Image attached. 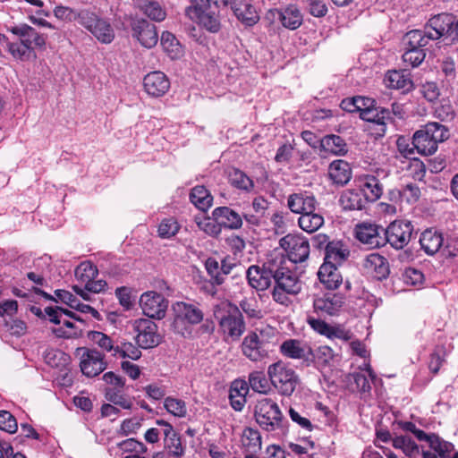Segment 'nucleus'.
Here are the masks:
<instances>
[{
  "instance_id": "11",
  "label": "nucleus",
  "mask_w": 458,
  "mask_h": 458,
  "mask_svg": "<svg viewBox=\"0 0 458 458\" xmlns=\"http://www.w3.org/2000/svg\"><path fill=\"white\" fill-rule=\"evenodd\" d=\"M76 354L80 357L81 372L89 377L99 375L106 368L104 355L97 350L81 347L76 350Z\"/></svg>"
},
{
  "instance_id": "12",
  "label": "nucleus",
  "mask_w": 458,
  "mask_h": 458,
  "mask_svg": "<svg viewBox=\"0 0 458 458\" xmlns=\"http://www.w3.org/2000/svg\"><path fill=\"white\" fill-rule=\"evenodd\" d=\"M133 327L137 333L135 340L139 347L142 349L154 348L161 343V335L157 333V325L151 319H137Z\"/></svg>"
},
{
  "instance_id": "40",
  "label": "nucleus",
  "mask_w": 458,
  "mask_h": 458,
  "mask_svg": "<svg viewBox=\"0 0 458 458\" xmlns=\"http://www.w3.org/2000/svg\"><path fill=\"white\" fill-rule=\"evenodd\" d=\"M423 441H427L430 448L437 452L440 458H446L454 448L452 443L444 440L435 433L427 434Z\"/></svg>"
},
{
  "instance_id": "32",
  "label": "nucleus",
  "mask_w": 458,
  "mask_h": 458,
  "mask_svg": "<svg viewBox=\"0 0 458 458\" xmlns=\"http://www.w3.org/2000/svg\"><path fill=\"white\" fill-rule=\"evenodd\" d=\"M385 84L389 89L408 91L412 88V81L404 71H390L385 77Z\"/></svg>"
},
{
  "instance_id": "50",
  "label": "nucleus",
  "mask_w": 458,
  "mask_h": 458,
  "mask_svg": "<svg viewBox=\"0 0 458 458\" xmlns=\"http://www.w3.org/2000/svg\"><path fill=\"white\" fill-rule=\"evenodd\" d=\"M392 445L396 449H401L407 456L419 453L418 445L409 437L400 436L392 439Z\"/></svg>"
},
{
  "instance_id": "18",
  "label": "nucleus",
  "mask_w": 458,
  "mask_h": 458,
  "mask_svg": "<svg viewBox=\"0 0 458 458\" xmlns=\"http://www.w3.org/2000/svg\"><path fill=\"white\" fill-rule=\"evenodd\" d=\"M280 351L282 354L287 358L302 360L307 363H310V359L312 358L311 347L296 339L284 341L280 346Z\"/></svg>"
},
{
  "instance_id": "4",
  "label": "nucleus",
  "mask_w": 458,
  "mask_h": 458,
  "mask_svg": "<svg viewBox=\"0 0 458 458\" xmlns=\"http://www.w3.org/2000/svg\"><path fill=\"white\" fill-rule=\"evenodd\" d=\"M273 335L271 328L250 332L242 343V354L251 361H261L268 357L272 347L270 337Z\"/></svg>"
},
{
  "instance_id": "29",
  "label": "nucleus",
  "mask_w": 458,
  "mask_h": 458,
  "mask_svg": "<svg viewBox=\"0 0 458 458\" xmlns=\"http://www.w3.org/2000/svg\"><path fill=\"white\" fill-rule=\"evenodd\" d=\"M264 272L265 269L259 266H250L247 270L249 284L257 291H265L271 285L273 278Z\"/></svg>"
},
{
  "instance_id": "39",
  "label": "nucleus",
  "mask_w": 458,
  "mask_h": 458,
  "mask_svg": "<svg viewBox=\"0 0 458 458\" xmlns=\"http://www.w3.org/2000/svg\"><path fill=\"white\" fill-rule=\"evenodd\" d=\"M298 225L303 231L314 233L324 225V217L314 211H309L299 217Z\"/></svg>"
},
{
  "instance_id": "52",
  "label": "nucleus",
  "mask_w": 458,
  "mask_h": 458,
  "mask_svg": "<svg viewBox=\"0 0 458 458\" xmlns=\"http://www.w3.org/2000/svg\"><path fill=\"white\" fill-rule=\"evenodd\" d=\"M180 225L174 217L164 218L157 229L158 236L162 239H170L179 231Z\"/></svg>"
},
{
  "instance_id": "7",
  "label": "nucleus",
  "mask_w": 458,
  "mask_h": 458,
  "mask_svg": "<svg viewBox=\"0 0 458 458\" xmlns=\"http://www.w3.org/2000/svg\"><path fill=\"white\" fill-rule=\"evenodd\" d=\"M81 25L102 44H110L114 38V30L110 22L92 11L82 10Z\"/></svg>"
},
{
  "instance_id": "9",
  "label": "nucleus",
  "mask_w": 458,
  "mask_h": 458,
  "mask_svg": "<svg viewBox=\"0 0 458 458\" xmlns=\"http://www.w3.org/2000/svg\"><path fill=\"white\" fill-rule=\"evenodd\" d=\"M280 246L287 253V259L291 263L305 261L310 255V242L301 234L289 233L280 240Z\"/></svg>"
},
{
  "instance_id": "48",
  "label": "nucleus",
  "mask_w": 458,
  "mask_h": 458,
  "mask_svg": "<svg viewBox=\"0 0 458 458\" xmlns=\"http://www.w3.org/2000/svg\"><path fill=\"white\" fill-rule=\"evenodd\" d=\"M46 316L49 318V320L54 324H61L63 315H65L72 319H75L80 322H83V318H81L80 316L75 314L72 311H70L66 309H63L60 307L52 308V307H47L45 309Z\"/></svg>"
},
{
  "instance_id": "53",
  "label": "nucleus",
  "mask_w": 458,
  "mask_h": 458,
  "mask_svg": "<svg viewBox=\"0 0 458 458\" xmlns=\"http://www.w3.org/2000/svg\"><path fill=\"white\" fill-rule=\"evenodd\" d=\"M229 181L233 186L244 191H250L254 186L252 180L238 169L230 172Z\"/></svg>"
},
{
  "instance_id": "26",
  "label": "nucleus",
  "mask_w": 458,
  "mask_h": 458,
  "mask_svg": "<svg viewBox=\"0 0 458 458\" xmlns=\"http://www.w3.org/2000/svg\"><path fill=\"white\" fill-rule=\"evenodd\" d=\"M328 174L335 184L344 186L352 178V168L344 160H335L329 165Z\"/></svg>"
},
{
  "instance_id": "1",
  "label": "nucleus",
  "mask_w": 458,
  "mask_h": 458,
  "mask_svg": "<svg viewBox=\"0 0 458 458\" xmlns=\"http://www.w3.org/2000/svg\"><path fill=\"white\" fill-rule=\"evenodd\" d=\"M174 331L182 336L191 335V327L199 324L204 312L199 303L176 301L172 305Z\"/></svg>"
},
{
  "instance_id": "3",
  "label": "nucleus",
  "mask_w": 458,
  "mask_h": 458,
  "mask_svg": "<svg viewBox=\"0 0 458 458\" xmlns=\"http://www.w3.org/2000/svg\"><path fill=\"white\" fill-rule=\"evenodd\" d=\"M447 129L438 123H428L413 134V146L418 153L429 156L437 150L438 143L448 139Z\"/></svg>"
},
{
  "instance_id": "44",
  "label": "nucleus",
  "mask_w": 458,
  "mask_h": 458,
  "mask_svg": "<svg viewBox=\"0 0 458 458\" xmlns=\"http://www.w3.org/2000/svg\"><path fill=\"white\" fill-rule=\"evenodd\" d=\"M321 146L325 150L338 156L344 155L347 152L344 140L335 134L325 136L321 140Z\"/></svg>"
},
{
  "instance_id": "8",
  "label": "nucleus",
  "mask_w": 458,
  "mask_h": 458,
  "mask_svg": "<svg viewBox=\"0 0 458 458\" xmlns=\"http://www.w3.org/2000/svg\"><path fill=\"white\" fill-rule=\"evenodd\" d=\"M276 285L272 291L273 300L284 306H288L292 301L290 296L297 295L302 287L301 281L295 272L289 268V273L278 276L275 280Z\"/></svg>"
},
{
  "instance_id": "38",
  "label": "nucleus",
  "mask_w": 458,
  "mask_h": 458,
  "mask_svg": "<svg viewBox=\"0 0 458 458\" xmlns=\"http://www.w3.org/2000/svg\"><path fill=\"white\" fill-rule=\"evenodd\" d=\"M161 46L172 59H178L182 55V47L172 33L164 31L160 38Z\"/></svg>"
},
{
  "instance_id": "25",
  "label": "nucleus",
  "mask_w": 458,
  "mask_h": 458,
  "mask_svg": "<svg viewBox=\"0 0 458 458\" xmlns=\"http://www.w3.org/2000/svg\"><path fill=\"white\" fill-rule=\"evenodd\" d=\"M133 30L134 35L143 47L151 48L157 45L158 35L154 24L143 21L139 22V24L133 28Z\"/></svg>"
},
{
  "instance_id": "23",
  "label": "nucleus",
  "mask_w": 458,
  "mask_h": 458,
  "mask_svg": "<svg viewBox=\"0 0 458 458\" xmlns=\"http://www.w3.org/2000/svg\"><path fill=\"white\" fill-rule=\"evenodd\" d=\"M230 8L239 21L244 26L251 27L259 21L256 8L246 2L231 0Z\"/></svg>"
},
{
  "instance_id": "59",
  "label": "nucleus",
  "mask_w": 458,
  "mask_h": 458,
  "mask_svg": "<svg viewBox=\"0 0 458 458\" xmlns=\"http://www.w3.org/2000/svg\"><path fill=\"white\" fill-rule=\"evenodd\" d=\"M81 14H82V10L77 12L68 6L58 5L54 9V15L57 19L67 21H78L80 24Z\"/></svg>"
},
{
  "instance_id": "17",
  "label": "nucleus",
  "mask_w": 458,
  "mask_h": 458,
  "mask_svg": "<svg viewBox=\"0 0 458 458\" xmlns=\"http://www.w3.org/2000/svg\"><path fill=\"white\" fill-rule=\"evenodd\" d=\"M344 303V297L340 293H327L313 301L315 311L334 316L338 313Z\"/></svg>"
},
{
  "instance_id": "5",
  "label": "nucleus",
  "mask_w": 458,
  "mask_h": 458,
  "mask_svg": "<svg viewBox=\"0 0 458 458\" xmlns=\"http://www.w3.org/2000/svg\"><path fill=\"white\" fill-rule=\"evenodd\" d=\"M257 423L268 432H284V416L278 404L270 398H262L255 405Z\"/></svg>"
},
{
  "instance_id": "54",
  "label": "nucleus",
  "mask_w": 458,
  "mask_h": 458,
  "mask_svg": "<svg viewBox=\"0 0 458 458\" xmlns=\"http://www.w3.org/2000/svg\"><path fill=\"white\" fill-rule=\"evenodd\" d=\"M166 411L175 417L183 418L187 414V407L184 401L174 397H166L164 402Z\"/></svg>"
},
{
  "instance_id": "47",
  "label": "nucleus",
  "mask_w": 458,
  "mask_h": 458,
  "mask_svg": "<svg viewBox=\"0 0 458 458\" xmlns=\"http://www.w3.org/2000/svg\"><path fill=\"white\" fill-rule=\"evenodd\" d=\"M248 381L254 392L266 394L270 391L268 380L263 371H252L249 375Z\"/></svg>"
},
{
  "instance_id": "27",
  "label": "nucleus",
  "mask_w": 458,
  "mask_h": 458,
  "mask_svg": "<svg viewBox=\"0 0 458 458\" xmlns=\"http://www.w3.org/2000/svg\"><path fill=\"white\" fill-rule=\"evenodd\" d=\"M318 276L319 281L327 289H336L343 282L342 276L337 266L322 264L318 269Z\"/></svg>"
},
{
  "instance_id": "36",
  "label": "nucleus",
  "mask_w": 458,
  "mask_h": 458,
  "mask_svg": "<svg viewBox=\"0 0 458 458\" xmlns=\"http://www.w3.org/2000/svg\"><path fill=\"white\" fill-rule=\"evenodd\" d=\"M284 27L289 30H296L302 23V15L296 4L287 5L280 13Z\"/></svg>"
},
{
  "instance_id": "33",
  "label": "nucleus",
  "mask_w": 458,
  "mask_h": 458,
  "mask_svg": "<svg viewBox=\"0 0 458 458\" xmlns=\"http://www.w3.org/2000/svg\"><path fill=\"white\" fill-rule=\"evenodd\" d=\"M360 118L367 122L376 123L379 127L377 133L384 135L386 128V121L390 119V111L386 108L378 110L373 106L371 110L361 113Z\"/></svg>"
},
{
  "instance_id": "20",
  "label": "nucleus",
  "mask_w": 458,
  "mask_h": 458,
  "mask_svg": "<svg viewBox=\"0 0 458 458\" xmlns=\"http://www.w3.org/2000/svg\"><path fill=\"white\" fill-rule=\"evenodd\" d=\"M317 205L316 198L313 194L302 191L290 194L287 198V207L295 214H305L309 211H315Z\"/></svg>"
},
{
  "instance_id": "42",
  "label": "nucleus",
  "mask_w": 458,
  "mask_h": 458,
  "mask_svg": "<svg viewBox=\"0 0 458 458\" xmlns=\"http://www.w3.org/2000/svg\"><path fill=\"white\" fill-rule=\"evenodd\" d=\"M190 199L192 204L203 211L211 206L213 200L209 191L202 185H198L191 190Z\"/></svg>"
},
{
  "instance_id": "63",
  "label": "nucleus",
  "mask_w": 458,
  "mask_h": 458,
  "mask_svg": "<svg viewBox=\"0 0 458 458\" xmlns=\"http://www.w3.org/2000/svg\"><path fill=\"white\" fill-rule=\"evenodd\" d=\"M18 425L14 416L7 411H0V429L8 433H15Z\"/></svg>"
},
{
  "instance_id": "61",
  "label": "nucleus",
  "mask_w": 458,
  "mask_h": 458,
  "mask_svg": "<svg viewBox=\"0 0 458 458\" xmlns=\"http://www.w3.org/2000/svg\"><path fill=\"white\" fill-rule=\"evenodd\" d=\"M425 56V49L405 48V52L403 55V60L412 67H417L423 62Z\"/></svg>"
},
{
  "instance_id": "14",
  "label": "nucleus",
  "mask_w": 458,
  "mask_h": 458,
  "mask_svg": "<svg viewBox=\"0 0 458 458\" xmlns=\"http://www.w3.org/2000/svg\"><path fill=\"white\" fill-rule=\"evenodd\" d=\"M140 305L146 316L161 319L165 316L168 301L162 294L149 291L140 296Z\"/></svg>"
},
{
  "instance_id": "49",
  "label": "nucleus",
  "mask_w": 458,
  "mask_h": 458,
  "mask_svg": "<svg viewBox=\"0 0 458 458\" xmlns=\"http://www.w3.org/2000/svg\"><path fill=\"white\" fill-rule=\"evenodd\" d=\"M143 13L155 21H162L166 17V13L161 4L156 1H147L141 5Z\"/></svg>"
},
{
  "instance_id": "16",
  "label": "nucleus",
  "mask_w": 458,
  "mask_h": 458,
  "mask_svg": "<svg viewBox=\"0 0 458 458\" xmlns=\"http://www.w3.org/2000/svg\"><path fill=\"white\" fill-rule=\"evenodd\" d=\"M388 172L385 169H378L376 174H366L361 179L360 191L367 201L374 202L383 194V180L386 179Z\"/></svg>"
},
{
  "instance_id": "2",
  "label": "nucleus",
  "mask_w": 458,
  "mask_h": 458,
  "mask_svg": "<svg viewBox=\"0 0 458 458\" xmlns=\"http://www.w3.org/2000/svg\"><path fill=\"white\" fill-rule=\"evenodd\" d=\"M222 331L233 339H239L245 331V322L240 309L229 301H222L213 309Z\"/></svg>"
},
{
  "instance_id": "58",
  "label": "nucleus",
  "mask_w": 458,
  "mask_h": 458,
  "mask_svg": "<svg viewBox=\"0 0 458 458\" xmlns=\"http://www.w3.org/2000/svg\"><path fill=\"white\" fill-rule=\"evenodd\" d=\"M164 445L172 457L181 458L184 454V448L178 434L174 437L164 439Z\"/></svg>"
},
{
  "instance_id": "62",
  "label": "nucleus",
  "mask_w": 458,
  "mask_h": 458,
  "mask_svg": "<svg viewBox=\"0 0 458 458\" xmlns=\"http://www.w3.org/2000/svg\"><path fill=\"white\" fill-rule=\"evenodd\" d=\"M205 267L213 284L220 285L224 283V276L221 274L219 263L216 259H208Z\"/></svg>"
},
{
  "instance_id": "31",
  "label": "nucleus",
  "mask_w": 458,
  "mask_h": 458,
  "mask_svg": "<svg viewBox=\"0 0 458 458\" xmlns=\"http://www.w3.org/2000/svg\"><path fill=\"white\" fill-rule=\"evenodd\" d=\"M249 392L248 384L243 380H235L233 382L230 392L229 399L232 407L235 411H242L246 403V394Z\"/></svg>"
},
{
  "instance_id": "37",
  "label": "nucleus",
  "mask_w": 458,
  "mask_h": 458,
  "mask_svg": "<svg viewBox=\"0 0 458 458\" xmlns=\"http://www.w3.org/2000/svg\"><path fill=\"white\" fill-rule=\"evenodd\" d=\"M335 353L332 348L327 345L318 347L312 350V358L310 359V363L314 362L318 369H325L333 365Z\"/></svg>"
},
{
  "instance_id": "35",
  "label": "nucleus",
  "mask_w": 458,
  "mask_h": 458,
  "mask_svg": "<svg viewBox=\"0 0 458 458\" xmlns=\"http://www.w3.org/2000/svg\"><path fill=\"white\" fill-rule=\"evenodd\" d=\"M428 31L425 27L424 30H413L407 32L403 38L405 48L424 49L431 38L428 37Z\"/></svg>"
},
{
  "instance_id": "15",
  "label": "nucleus",
  "mask_w": 458,
  "mask_h": 458,
  "mask_svg": "<svg viewBox=\"0 0 458 458\" xmlns=\"http://www.w3.org/2000/svg\"><path fill=\"white\" fill-rule=\"evenodd\" d=\"M355 236L370 249L385 246L384 227L372 223H360L355 227Z\"/></svg>"
},
{
  "instance_id": "45",
  "label": "nucleus",
  "mask_w": 458,
  "mask_h": 458,
  "mask_svg": "<svg viewBox=\"0 0 458 458\" xmlns=\"http://www.w3.org/2000/svg\"><path fill=\"white\" fill-rule=\"evenodd\" d=\"M8 51L10 54L18 60L21 61H30L35 60L37 58V55L33 49L26 47L21 40L20 42L15 43H7Z\"/></svg>"
},
{
  "instance_id": "51",
  "label": "nucleus",
  "mask_w": 458,
  "mask_h": 458,
  "mask_svg": "<svg viewBox=\"0 0 458 458\" xmlns=\"http://www.w3.org/2000/svg\"><path fill=\"white\" fill-rule=\"evenodd\" d=\"M195 17L199 19V24L209 32L216 33L220 30L218 16L214 13L203 11Z\"/></svg>"
},
{
  "instance_id": "55",
  "label": "nucleus",
  "mask_w": 458,
  "mask_h": 458,
  "mask_svg": "<svg viewBox=\"0 0 458 458\" xmlns=\"http://www.w3.org/2000/svg\"><path fill=\"white\" fill-rule=\"evenodd\" d=\"M88 338L104 351L114 352L115 345L107 335L99 331H90Z\"/></svg>"
},
{
  "instance_id": "24",
  "label": "nucleus",
  "mask_w": 458,
  "mask_h": 458,
  "mask_svg": "<svg viewBox=\"0 0 458 458\" xmlns=\"http://www.w3.org/2000/svg\"><path fill=\"white\" fill-rule=\"evenodd\" d=\"M212 216L219 221L221 226L229 229H239L242 225V216L228 207H218L212 212Z\"/></svg>"
},
{
  "instance_id": "41",
  "label": "nucleus",
  "mask_w": 458,
  "mask_h": 458,
  "mask_svg": "<svg viewBox=\"0 0 458 458\" xmlns=\"http://www.w3.org/2000/svg\"><path fill=\"white\" fill-rule=\"evenodd\" d=\"M365 267L368 269L374 271L378 278L386 277L389 273L386 259L377 253H372L367 256L365 259Z\"/></svg>"
},
{
  "instance_id": "6",
  "label": "nucleus",
  "mask_w": 458,
  "mask_h": 458,
  "mask_svg": "<svg viewBox=\"0 0 458 458\" xmlns=\"http://www.w3.org/2000/svg\"><path fill=\"white\" fill-rule=\"evenodd\" d=\"M267 376L271 385L285 396L292 395L299 383L295 371L281 360L268 366Z\"/></svg>"
},
{
  "instance_id": "22",
  "label": "nucleus",
  "mask_w": 458,
  "mask_h": 458,
  "mask_svg": "<svg viewBox=\"0 0 458 458\" xmlns=\"http://www.w3.org/2000/svg\"><path fill=\"white\" fill-rule=\"evenodd\" d=\"M453 14L439 13L430 18L425 26L428 31V36L433 40L444 38L445 40L446 35L453 24Z\"/></svg>"
},
{
  "instance_id": "46",
  "label": "nucleus",
  "mask_w": 458,
  "mask_h": 458,
  "mask_svg": "<svg viewBox=\"0 0 458 458\" xmlns=\"http://www.w3.org/2000/svg\"><path fill=\"white\" fill-rule=\"evenodd\" d=\"M242 443L250 454L257 453L261 448L260 434L252 428H246L243 431Z\"/></svg>"
},
{
  "instance_id": "19",
  "label": "nucleus",
  "mask_w": 458,
  "mask_h": 458,
  "mask_svg": "<svg viewBox=\"0 0 458 458\" xmlns=\"http://www.w3.org/2000/svg\"><path fill=\"white\" fill-rule=\"evenodd\" d=\"M143 86L149 96L158 98L167 92L170 82L164 72L157 71L149 72L144 77Z\"/></svg>"
},
{
  "instance_id": "13",
  "label": "nucleus",
  "mask_w": 458,
  "mask_h": 458,
  "mask_svg": "<svg viewBox=\"0 0 458 458\" xmlns=\"http://www.w3.org/2000/svg\"><path fill=\"white\" fill-rule=\"evenodd\" d=\"M98 274V268L91 262H81L75 269L77 280L85 286V289L92 293H99L105 291L106 282L95 280Z\"/></svg>"
},
{
  "instance_id": "56",
  "label": "nucleus",
  "mask_w": 458,
  "mask_h": 458,
  "mask_svg": "<svg viewBox=\"0 0 458 458\" xmlns=\"http://www.w3.org/2000/svg\"><path fill=\"white\" fill-rule=\"evenodd\" d=\"M394 198H400L408 203L416 202L420 195V191L418 186L414 184H407L400 191H394L391 192Z\"/></svg>"
},
{
  "instance_id": "28",
  "label": "nucleus",
  "mask_w": 458,
  "mask_h": 458,
  "mask_svg": "<svg viewBox=\"0 0 458 458\" xmlns=\"http://www.w3.org/2000/svg\"><path fill=\"white\" fill-rule=\"evenodd\" d=\"M443 242L442 233L433 229L425 230L420 238L421 249L428 255L437 253L443 245Z\"/></svg>"
},
{
  "instance_id": "21",
  "label": "nucleus",
  "mask_w": 458,
  "mask_h": 458,
  "mask_svg": "<svg viewBox=\"0 0 458 458\" xmlns=\"http://www.w3.org/2000/svg\"><path fill=\"white\" fill-rule=\"evenodd\" d=\"M289 264L288 259L283 253L273 251L267 256L262 267L265 269L266 275L276 280L284 273H289Z\"/></svg>"
},
{
  "instance_id": "57",
  "label": "nucleus",
  "mask_w": 458,
  "mask_h": 458,
  "mask_svg": "<svg viewBox=\"0 0 458 458\" xmlns=\"http://www.w3.org/2000/svg\"><path fill=\"white\" fill-rule=\"evenodd\" d=\"M44 359L47 364L53 368H59L64 366L68 361V356L62 351L50 349L47 350L44 354Z\"/></svg>"
},
{
  "instance_id": "43",
  "label": "nucleus",
  "mask_w": 458,
  "mask_h": 458,
  "mask_svg": "<svg viewBox=\"0 0 458 458\" xmlns=\"http://www.w3.org/2000/svg\"><path fill=\"white\" fill-rule=\"evenodd\" d=\"M140 347L136 346L131 342L121 341L119 344L115 345L114 352H113V356L123 358V359H131L133 360H137L141 357Z\"/></svg>"
},
{
  "instance_id": "10",
  "label": "nucleus",
  "mask_w": 458,
  "mask_h": 458,
  "mask_svg": "<svg viewBox=\"0 0 458 458\" xmlns=\"http://www.w3.org/2000/svg\"><path fill=\"white\" fill-rule=\"evenodd\" d=\"M413 226L409 221H394L384 228L385 245L389 243L395 250L403 249L411 241Z\"/></svg>"
},
{
  "instance_id": "60",
  "label": "nucleus",
  "mask_w": 458,
  "mask_h": 458,
  "mask_svg": "<svg viewBox=\"0 0 458 458\" xmlns=\"http://www.w3.org/2000/svg\"><path fill=\"white\" fill-rule=\"evenodd\" d=\"M199 227L210 236L217 237L222 232V226L216 219L205 217L198 222Z\"/></svg>"
},
{
  "instance_id": "30",
  "label": "nucleus",
  "mask_w": 458,
  "mask_h": 458,
  "mask_svg": "<svg viewBox=\"0 0 458 458\" xmlns=\"http://www.w3.org/2000/svg\"><path fill=\"white\" fill-rule=\"evenodd\" d=\"M349 250L339 241H333L327 244L325 251V261L323 264L338 266L341 265L348 257Z\"/></svg>"
},
{
  "instance_id": "34",
  "label": "nucleus",
  "mask_w": 458,
  "mask_h": 458,
  "mask_svg": "<svg viewBox=\"0 0 458 458\" xmlns=\"http://www.w3.org/2000/svg\"><path fill=\"white\" fill-rule=\"evenodd\" d=\"M340 203L344 209L361 210L367 200L360 191H345L340 197Z\"/></svg>"
},
{
  "instance_id": "64",
  "label": "nucleus",
  "mask_w": 458,
  "mask_h": 458,
  "mask_svg": "<svg viewBox=\"0 0 458 458\" xmlns=\"http://www.w3.org/2000/svg\"><path fill=\"white\" fill-rule=\"evenodd\" d=\"M21 42L30 49L34 48H44L46 46L47 37L43 34L38 32L35 29L33 31L25 38L24 39H21Z\"/></svg>"
}]
</instances>
